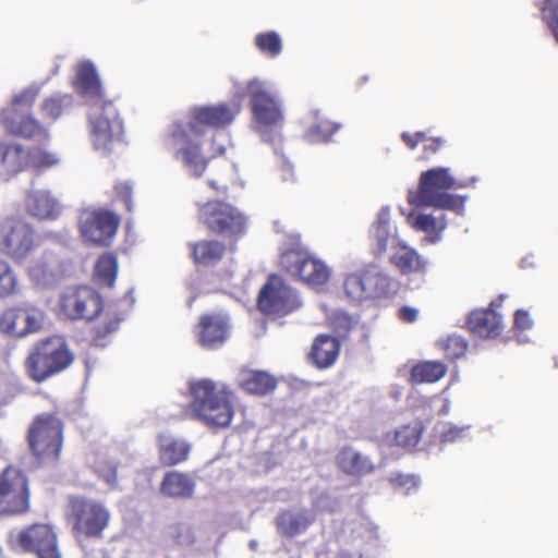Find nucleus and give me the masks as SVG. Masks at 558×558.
<instances>
[{
	"mask_svg": "<svg viewBox=\"0 0 558 558\" xmlns=\"http://www.w3.org/2000/svg\"><path fill=\"white\" fill-rule=\"evenodd\" d=\"M160 493L170 498H191L195 490V481L186 473L167 472L160 483Z\"/></svg>",
	"mask_w": 558,
	"mask_h": 558,
	"instance_id": "obj_30",
	"label": "nucleus"
},
{
	"mask_svg": "<svg viewBox=\"0 0 558 558\" xmlns=\"http://www.w3.org/2000/svg\"><path fill=\"white\" fill-rule=\"evenodd\" d=\"M92 142L96 150L109 154L114 145L122 142L123 123L111 101L94 108L89 117Z\"/></svg>",
	"mask_w": 558,
	"mask_h": 558,
	"instance_id": "obj_12",
	"label": "nucleus"
},
{
	"mask_svg": "<svg viewBox=\"0 0 558 558\" xmlns=\"http://www.w3.org/2000/svg\"><path fill=\"white\" fill-rule=\"evenodd\" d=\"M39 95V88L35 86L23 89L13 98V104L22 107H32Z\"/></svg>",
	"mask_w": 558,
	"mask_h": 558,
	"instance_id": "obj_50",
	"label": "nucleus"
},
{
	"mask_svg": "<svg viewBox=\"0 0 558 558\" xmlns=\"http://www.w3.org/2000/svg\"><path fill=\"white\" fill-rule=\"evenodd\" d=\"M41 327L40 315L23 307L7 308L0 316V330L9 336L24 337Z\"/></svg>",
	"mask_w": 558,
	"mask_h": 558,
	"instance_id": "obj_20",
	"label": "nucleus"
},
{
	"mask_svg": "<svg viewBox=\"0 0 558 558\" xmlns=\"http://www.w3.org/2000/svg\"><path fill=\"white\" fill-rule=\"evenodd\" d=\"M190 248L194 262L204 266L216 265L226 253V245L217 240L194 242L190 244Z\"/></svg>",
	"mask_w": 558,
	"mask_h": 558,
	"instance_id": "obj_34",
	"label": "nucleus"
},
{
	"mask_svg": "<svg viewBox=\"0 0 558 558\" xmlns=\"http://www.w3.org/2000/svg\"><path fill=\"white\" fill-rule=\"evenodd\" d=\"M388 221L379 217L374 225V233L371 243V252L376 258L381 257L386 253L388 247Z\"/></svg>",
	"mask_w": 558,
	"mask_h": 558,
	"instance_id": "obj_44",
	"label": "nucleus"
},
{
	"mask_svg": "<svg viewBox=\"0 0 558 558\" xmlns=\"http://www.w3.org/2000/svg\"><path fill=\"white\" fill-rule=\"evenodd\" d=\"M61 313L73 320L97 317L104 307L100 294L87 286L68 288L59 300Z\"/></svg>",
	"mask_w": 558,
	"mask_h": 558,
	"instance_id": "obj_15",
	"label": "nucleus"
},
{
	"mask_svg": "<svg viewBox=\"0 0 558 558\" xmlns=\"http://www.w3.org/2000/svg\"><path fill=\"white\" fill-rule=\"evenodd\" d=\"M460 187L463 184L450 174L448 168H432L421 173L417 190L409 194L408 202L417 207L461 211L464 208V198L449 192Z\"/></svg>",
	"mask_w": 558,
	"mask_h": 558,
	"instance_id": "obj_3",
	"label": "nucleus"
},
{
	"mask_svg": "<svg viewBox=\"0 0 558 558\" xmlns=\"http://www.w3.org/2000/svg\"><path fill=\"white\" fill-rule=\"evenodd\" d=\"M239 387L248 395L263 397L277 387V379L264 371L244 368L239 375Z\"/></svg>",
	"mask_w": 558,
	"mask_h": 558,
	"instance_id": "obj_28",
	"label": "nucleus"
},
{
	"mask_svg": "<svg viewBox=\"0 0 558 558\" xmlns=\"http://www.w3.org/2000/svg\"><path fill=\"white\" fill-rule=\"evenodd\" d=\"M36 247L37 234L32 223L16 215L0 218V254L19 264L26 260Z\"/></svg>",
	"mask_w": 558,
	"mask_h": 558,
	"instance_id": "obj_10",
	"label": "nucleus"
},
{
	"mask_svg": "<svg viewBox=\"0 0 558 558\" xmlns=\"http://www.w3.org/2000/svg\"><path fill=\"white\" fill-rule=\"evenodd\" d=\"M398 317L403 323L412 324L416 322L418 317V310L407 305L402 306L398 311Z\"/></svg>",
	"mask_w": 558,
	"mask_h": 558,
	"instance_id": "obj_54",
	"label": "nucleus"
},
{
	"mask_svg": "<svg viewBox=\"0 0 558 558\" xmlns=\"http://www.w3.org/2000/svg\"><path fill=\"white\" fill-rule=\"evenodd\" d=\"M28 165L35 169H45L56 166L59 158L56 154L41 147H34L27 153Z\"/></svg>",
	"mask_w": 558,
	"mask_h": 558,
	"instance_id": "obj_47",
	"label": "nucleus"
},
{
	"mask_svg": "<svg viewBox=\"0 0 558 558\" xmlns=\"http://www.w3.org/2000/svg\"><path fill=\"white\" fill-rule=\"evenodd\" d=\"M390 263L396 266L402 275H423L427 269V260L421 256L416 250L410 247L403 242H398L393 246V253L390 256Z\"/></svg>",
	"mask_w": 558,
	"mask_h": 558,
	"instance_id": "obj_24",
	"label": "nucleus"
},
{
	"mask_svg": "<svg viewBox=\"0 0 558 558\" xmlns=\"http://www.w3.org/2000/svg\"><path fill=\"white\" fill-rule=\"evenodd\" d=\"M120 225V217L107 209L85 210L80 218L82 238L98 246H109Z\"/></svg>",
	"mask_w": 558,
	"mask_h": 558,
	"instance_id": "obj_16",
	"label": "nucleus"
},
{
	"mask_svg": "<svg viewBox=\"0 0 558 558\" xmlns=\"http://www.w3.org/2000/svg\"><path fill=\"white\" fill-rule=\"evenodd\" d=\"M255 47L265 56L275 58L282 51V40L274 31L258 33L254 38Z\"/></svg>",
	"mask_w": 558,
	"mask_h": 558,
	"instance_id": "obj_43",
	"label": "nucleus"
},
{
	"mask_svg": "<svg viewBox=\"0 0 558 558\" xmlns=\"http://www.w3.org/2000/svg\"><path fill=\"white\" fill-rule=\"evenodd\" d=\"M218 173L208 178L209 187L218 195H227L229 184L232 181V170L228 162L223 161L218 166Z\"/></svg>",
	"mask_w": 558,
	"mask_h": 558,
	"instance_id": "obj_45",
	"label": "nucleus"
},
{
	"mask_svg": "<svg viewBox=\"0 0 558 558\" xmlns=\"http://www.w3.org/2000/svg\"><path fill=\"white\" fill-rule=\"evenodd\" d=\"M27 166V153L22 145L0 143V173L14 175Z\"/></svg>",
	"mask_w": 558,
	"mask_h": 558,
	"instance_id": "obj_31",
	"label": "nucleus"
},
{
	"mask_svg": "<svg viewBox=\"0 0 558 558\" xmlns=\"http://www.w3.org/2000/svg\"><path fill=\"white\" fill-rule=\"evenodd\" d=\"M423 429L418 421L403 425L395 432V444L405 449H413L420 442Z\"/></svg>",
	"mask_w": 558,
	"mask_h": 558,
	"instance_id": "obj_41",
	"label": "nucleus"
},
{
	"mask_svg": "<svg viewBox=\"0 0 558 558\" xmlns=\"http://www.w3.org/2000/svg\"><path fill=\"white\" fill-rule=\"evenodd\" d=\"M198 221L209 233L238 240L247 228V219L233 205L219 199L208 201L198 206Z\"/></svg>",
	"mask_w": 558,
	"mask_h": 558,
	"instance_id": "obj_6",
	"label": "nucleus"
},
{
	"mask_svg": "<svg viewBox=\"0 0 558 558\" xmlns=\"http://www.w3.org/2000/svg\"><path fill=\"white\" fill-rule=\"evenodd\" d=\"M66 519L75 537L101 538L109 525L110 512L100 501L75 496L69 500Z\"/></svg>",
	"mask_w": 558,
	"mask_h": 558,
	"instance_id": "obj_9",
	"label": "nucleus"
},
{
	"mask_svg": "<svg viewBox=\"0 0 558 558\" xmlns=\"http://www.w3.org/2000/svg\"><path fill=\"white\" fill-rule=\"evenodd\" d=\"M113 190L116 197L123 202L128 211H132V186L126 182H118L114 184Z\"/></svg>",
	"mask_w": 558,
	"mask_h": 558,
	"instance_id": "obj_51",
	"label": "nucleus"
},
{
	"mask_svg": "<svg viewBox=\"0 0 558 558\" xmlns=\"http://www.w3.org/2000/svg\"><path fill=\"white\" fill-rule=\"evenodd\" d=\"M533 322L526 311L518 310L514 314L513 327L520 331L527 330L532 327Z\"/></svg>",
	"mask_w": 558,
	"mask_h": 558,
	"instance_id": "obj_52",
	"label": "nucleus"
},
{
	"mask_svg": "<svg viewBox=\"0 0 558 558\" xmlns=\"http://www.w3.org/2000/svg\"><path fill=\"white\" fill-rule=\"evenodd\" d=\"M240 108L226 102L217 105L193 106L187 112V133L201 135L205 129H221L232 123Z\"/></svg>",
	"mask_w": 558,
	"mask_h": 558,
	"instance_id": "obj_17",
	"label": "nucleus"
},
{
	"mask_svg": "<svg viewBox=\"0 0 558 558\" xmlns=\"http://www.w3.org/2000/svg\"><path fill=\"white\" fill-rule=\"evenodd\" d=\"M28 215L39 220H56L62 213V206L48 191H32L25 199Z\"/></svg>",
	"mask_w": 558,
	"mask_h": 558,
	"instance_id": "obj_23",
	"label": "nucleus"
},
{
	"mask_svg": "<svg viewBox=\"0 0 558 558\" xmlns=\"http://www.w3.org/2000/svg\"><path fill=\"white\" fill-rule=\"evenodd\" d=\"M288 246L280 254V265L302 282L312 286H323L330 278V269L326 263L313 255L302 245L299 233L287 235Z\"/></svg>",
	"mask_w": 558,
	"mask_h": 558,
	"instance_id": "obj_4",
	"label": "nucleus"
},
{
	"mask_svg": "<svg viewBox=\"0 0 558 558\" xmlns=\"http://www.w3.org/2000/svg\"><path fill=\"white\" fill-rule=\"evenodd\" d=\"M494 303L487 308H477L469 314L466 328L473 335L484 339H495L501 336L505 325L501 315L492 308Z\"/></svg>",
	"mask_w": 558,
	"mask_h": 558,
	"instance_id": "obj_21",
	"label": "nucleus"
},
{
	"mask_svg": "<svg viewBox=\"0 0 558 558\" xmlns=\"http://www.w3.org/2000/svg\"><path fill=\"white\" fill-rule=\"evenodd\" d=\"M192 446L181 438L159 436L158 460L162 466L171 468L185 462L189 459Z\"/></svg>",
	"mask_w": 558,
	"mask_h": 558,
	"instance_id": "obj_26",
	"label": "nucleus"
},
{
	"mask_svg": "<svg viewBox=\"0 0 558 558\" xmlns=\"http://www.w3.org/2000/svg\"><path fill=\"white\" fill-rule=\"evenodd\" d=\"M340 342L336 337L318 335L312 344L310 360L319 369L331 366L338 359Z\"/></svg>",
	"mask_w": 558,
	"mask_h": 558,
	"instance_id": "obj_27",
	"label": "nucleus"
},
{
	"mask_svg": "<svg viewBox=\"0 0 558 558\" xmlns=\"http://www.w3.org/2000/svg\"><path fill=\"white\" fill-rule=\"evenodd\" d=\"M256 305L265 315L282 317L298 310L301 303L284 279L271 274L258 292Z\"/></svg>",
	"mask_w": 558,
	"mask_h": 558,
	"instance_id": "obj_14",
	"label": "nucleus"
},
{
	"mask_svg": "<svg viewBox=\"0 0 558 558\" xmlns=\"http://www.w3.org/2000/svg\"><path fill=\"white\" fill-rule=\"evenodd\" d=\"M4 125L9 133L28 140L47 141L49 133L34 117L29 114L14 113L4 119Z\"/></svg>",
	"mask_w": 558,
	"mask_h": 558,
	"instance_id": "obj_25",
	"label": "nucleus"
},
{
	"mask_svg": "<svg viewBox=\"0 0 558 558\" xmlns=\"http://www.w3.org/2000/svg\"><path fill=\"white\" fill-rule=\"evenodd\" d=\"M76 90L84 97L101 98L102 88L96 68L90 62L78 65L74 81Z\"/></svg>",
	"mask_w": 558,
	"mask_h": 558,
	"instance_id": "obj_32",
	"label": "nucleus"
},
{
	"mask_svg": "<svg viewBox=\"0 0 558 558\" xmlns=\"http://www.w3.org/2000/svg\"><path fill=\"white\" fill-rule=\"evenodd\" d=\"M315 521V517L307 510H281L275 519V526L283 537L293 538L304 533Z\"/></svg>",
	"mask_w": 558,
	"mask_h": 558,
	"instance_id": "obj_22",
	"label": "nucleus"
},
{
	"mask_svg": "<svg viewBox=\"0 0 558 558\" xmlns=\"http://www.w3.org/2000/svg\"><path fill=\"white\" fill-rule=\"evenodd\" d=\"M245 94L250 99L252 121L256 130H270L282 122L281 105L262 81L251 80L245 87Z\"/></svg>",
	"mask_w": 558,
	"mask_h": 558,
	"instance_id": "obj_13",
	"label": "nucleus"
},
{
	"mask_svg": "<svg viewBox=\"0 0 558 558\" xmlns=\"http://www.w3.org/2000/svg\"><path fill=\"white\" fill-rule=\"evenodd\" d=\"M74 353L62 336H50L38 340L24 361L27 376L41 384L68 369L74 362Z\"/></svg>",
	"mask_w": 558,
	"mask_h": 558,
	"instance_id": "obj_2",
	"label": "nucleus"
},
{
	"mask_svg": "<svg viewBox=\"0 0 558 558\" xmlns=\"http://www.w3.org/2000/svg\"><path fill=\"white\" fill-rule=\"evenodd\" d=\"M409 220L415 230L423 231L430 235L433 242L440 238L441 231L446 228L444 218L437 219L432 215L420 214L417 216H410Z\"/></svg>",
	"mask_w": 558,
	"mask_h": 558,
	"instance_id": "obj_40",
	"label": "nucleus"
},
{
	"mask_svg": "<svg viewBox=\"0 0 558 558\" xmlns=\"http://www.w3.org/2000/svg\"><path fill=\"white\" fill-rule=\"evenodd\" d=\"M438 345L449 360H456L464 355L468 342L460 336H448L438 341Z\"/></svg>",
	"mask_w": 558,
	"mask_h": 558,
	"instance_id": "obj_46",
	"label": "nucleus"
},
{
	"mask_svg": "<svg viewBox=\"0 0 558 558\" xmlns=\"http://www.w3.org/2000/svg\"><path fill=\"white\" fill-rule=\"evenodd\" d=\"M217 153L220 154V155L223 154L225 153V147H219L217 149Z\"/></svg>",
	"mask_w": 558,
	"mask_h": 558,
	"instance_id": "obj_56",
	"label": "nucleus"
},
{
	"mask_svg": "<svg viewBox=\"0 0 558 558\" xmlns=\"http://www.w3.org/2000/svg\"><path fill=\"white\" fill-rule=\"evenodd\" d=\"M447 371V365L439 361L420 362L411 368L410 381L413 385L433 384L445 377Z\"/></svg>",
	"mask_w": 558,
	"mask_h": 558,
	"instance_id": "obj_37",
	"label": "nucleus"
},
{
	"mask_svg": "<svg viewBox=\"0 0 558 558\" xmlns=\"http://www.w3.org/2000/svg\"><path fill=\"white\" fill-rule=\"evenodd\" d=\"M337 464L344 473L351 475H364L374 471L369 459L350 447H344L339 451Z\"/></svg>",
	"mask_w": 558,
	"mask_h": 558,
	"instance_id": "obj_35",
	"label": "nucleus"
},
{
	"mask_svg": "<svg viewBox=\"0 0 558 558\" xmlns=\"http://www.w3.org/2000/svg\"><path fill=\"white\" fill-rule=\"evenodd\" d=\"M31 508L29 480L17 466L8 465L0 472V515L25 514Z\"/></svg>",
	"mask_w": 558,
	"mask_h": 558,
	"instance_id": "obj_11",
	"label": "nucleus"
},
{
	"mask_svg": "<svg viewBox=\"0 0 558 558\" xmlns=\"http://www.w3.org/2000/svg\"><path fill=\"white\" fill-rule=\"evenodd\" d=\"M189 389L192 399L187 411L192 418L210 428L230 426L234 416L232 390L207 378L191 381Z\"/></svg>",
	"mask_w": 558,
	"mask_h": 558,
	"instance_id": "obj_1",
	"label": "nucleus"
},
{
	"mask_svg": "<svg viewBox=\"0 0 558 558\" xmlns=\"http://www.w3.org/2000/svg\"><path fill=\"white\" fill-rule=\"evenodd\" d=\"M8 545L15 553L32 554L36 558H62L57 532L48 523L37 522L11 532Z\"/></svg>",
	"mask_w": 558,
	"mask_h": 558,
	"instance_id": "obj_7",
	"label": "nucleus"
},
{
	"mask_svg": "<svg viewBox=\"0 0 558 558\" xmlns=\"http://www.w3.org/2000/svg\"><path fill=\"white\" fill-rule=\"evenodd\" d=\"M72 96L66 94L48 97L40 106L41 113L44 118L56 121L72 105Z\"/></svg>",
	"mask_w": 558,
	"mask_h": 558,
	"instance_id": "obj_42",
	"label": "nucleus"
},
{
	"mask_svg": "<svg viewBox=\"0 0 558 558\" xmlns=\"http://www.w3.org/2000/svg\"><path fill=\"white\" fill-rule=\"evenodd\" d=\"M167 137L172 145L181 146L174 157L183 163L187 172L194 178L202 177L208 160L203 156L199 144L190 140L185 125L182 122H173L169 126Z\"/></svg>",
	"mask_w": 558,
	"mask_h": 558,
	"instance_id": "obj_18",
	"label": "nucleus"
},
{
	"mask_svg": "<svg viewBox=\"0 0 558 558\" xmlns=\"http://www.w3.org/2000/svg\"><path fill=\"white\" fill-rule=\"evenodd\" d=\"M390 483L398 488L410 492L418 486V477L411 474L398 473L390 477Z\"/></svg>",
	"mask_w": 558,
	"mask_h": 558,
	"instance_id": "obj_49",
	"label": "nucleus"
},
{
	"mask_svg": "<svg viewBox=\"0 0 558 558\" xmlns=\"http://www.w3.org/2000/svg\"><path fill=\"white\" fill-rule=\"evenodd\" d=\"M555 365L558 368V355L555 357Z\"/></svg>",
	"mask_w": 558,
	"mask_h": 558,
	"instance_id": "obj_57",
	"label": "nucleus"
},
{
	"mask_svg": "<svg viewBox=\"0 0 558 558\" xmlns=\"http://www.w3.org/2000/svg\"><path fill=\"white\" fill-rule=\"evenodd\" d=\"M118 274V259L113 253H104L95 264L94 278L106 287H113Z\"/></svg>",
	"mask_w": 558,
	"mask_h": 558,
	"instance_id": "obj_38",
	"label": "nucleus"
},
{
	"mask_svg": "<svg viewBox=\"0 0 558 558\" xmlns=\"http://www.w3.org/2000/svg\"><path fill=\"white\" fill-rule=\"evenodd\" d=\"M464 430L463 427L450 426L441 434L440 440L441 442H454L463 437Z\"/></svg>",
	"mask_w": 558,
	"mask_h": 558,
	"instance_id": "obj_53",
	"label": "nucleus"
},
{
	"mask_svg": "<svg viewBox=\"0 0 558 558\" xmlns=\"http://www.w3.org/2000/svg\"><path fill=\"white\" fill-rule=\"evenodd\" d=\"M402 142L409 149H415L420 144L423 145L422 158L425 160L430 159L438 154L446 144V141L440 136H428L426 132L418 131L415 133L403 132L401 134Z\"/></svg>",
	"mask_w": 558,
	"mask_h": 558,
	"instance_id": "obj_36",
	"label": "nucleus"
},
{
	"mask_svg": "<svg viewBox=\"0 0 558 558\" xmlns=\"http://www.w3.org/2000/svg\"><path fill=\"white\" fill-rule=\"evenodd\" d=\"M229 319L227 316L210 313L203 314L194 327L197 343L207 350H214L223 344L229 336Z\"/></svg>",
	"mask_w": 558,
	"mask_h": 558,
	"instance_id": "obj_19",
	"label": "nucleus"
},
{
	"mask_svg": "<svg viewBox=\"0 0 558 558\" xmlns=\"http://www.w3.org/2000/svg\"><path fill=\"white\" fill-rule=\"evenodd\" d=\"M27 445L40 463H56L63 444V422L53 413L37 414L28 426Z\"/></svg>",
	"mask_w": 558,
	"mask_h": 558,
	"instance_id": "obj_5",
	"label": "nucleus"
},
{
	"mask_svg": "<svg viewBox=\"0 0 558 558\" xmlns=\"http://www.w3.org/2000/svg\"><path fill=\"white\" fill-rule=\"evenodd\" d=\"M342 288L349 300L359 303L367 300L390 299L397 292L395 279L375 267L347 274Z\"/></svg>",
	"mask_w": 558,
	"mask_h": 558,
	"instance_id": "obj_8",
	"label": "nucleus"
},
{
	"mask_svg": "<svg viewBox=\"0 0 558 558\" xmlns=\"http://www.w3.org/2000/svg\"><path fill=\"white\" fill-rule=\"evenodd\" d=\"M59 259L56 254L45 252L40 258L33 260L27 266V275L37 284H48L56 279Z\"/></svg>",
	"mask_w": 558,
	"mask_h": 558,
	"instance_id": "obj_33",
	"label": "nucleus"
},
{
	"mask_svg": "<svg viewBox=\"0 0 558 558\" xmlns=\"http://www.w3.org/2000/svg\"><path fill=\"white\" fill-rule=\"evenodd\" d=\"M310 118L311 123L304 132V137L310 143L327 144L342 128L341 123L328 119L319 110L312 111Z\"/></svg>",
	"mask_w": 558,
	"mask_h": 558,
	"instance_id": "obj_29",
	"label": "nucleus"
},
{
	"mask_svg": "<svg viewBox=\"0 0 558 558\" xmlns=\"http://www.w3.org/2000/svg\"><path fill=\"white\" fill-rule=\"evenodd\" d=\"M20 291L21 283L17 274L8 260L0 258V299L13 298Z\"/></svg>",
	"mask_w": 558,
	"mask_h": 558,
	"instance_id": "obj_39",
	"label": "nucleus"
},
{
	"mask_svg": "<svg viewBox=\"0 0 558 558\" xmlns=\"http://www.w3.org/2000/svg\"><path fill=\"white\" fill-rule=\"evenodd\" d=\"M542 20L558 44V0H544L539 7Z\"/></svg>",
	"mask_w": 558,
	"mask_h": 558,
	"instance_id": "obj_48",
	"label": "nucleus"
},
{
	"mask_svg": "<svg viewBox=\"0 0 558 558\" xmlns=\"http://www.w3.org/2000/svg\"><path fill=\"white\" fill-rule=\"evenodd\" d=\"M119 327V320H111L104 326H96L94 328V340L97 341L101 337H106L108 333L116 331Z\"/></svg>",
	"mask_w": 558,
	"mask_h": 558,
	"instance_id": "obj_55",
	"label": "nucleus"
}]
</instances>
